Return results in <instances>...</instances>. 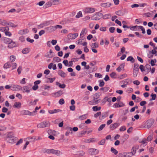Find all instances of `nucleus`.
Masks as SVG:
<instances>
[{
	"label": "nucleus",
	"mask_w": 157,
	"mask_h": 157,
	"mask_svg": "<svg viewBox=\"0 0 157 157\" xmlns=\"http://www.w3.org/2000/svg\"><path fill=\"white\" fill-rule=\"evenodd\" d=\"M6 140L9 143L13 144L15 143L16 141V138L15 137L11 135V133H10L7 135Z\"/></svg>",
	"instance_id": "nucleus-1"
},
{
	"label": "nucleus",
	"mask_w": 157,
	"mask_h": 157,
	"mask_svg": "<svg viewBox=\"0 0 157 157\" xmlns=\"http://www.w3.org/2000/svg\"><path fill=\"white\" fill-rule=\"evenodd\" d=\"M62 28V26L59 25H57L56 26H51L46 28L47 31L51 33L55 31L57 29H61Z\"/></svg>",
	"instance_id": "nucleus-2"
},
{
	"label": "nucleus",
	"mask_w": 157,
	"mask_h": 157,
	"mask_svg": "<svg viewBox=\"0 0 157 157\" xmlns=\"http://www.w3.org/2000/svg\"><path fill=\"white\" fill-rule=\"evenodd\" d=\"M49 123L48 121H44L38 124L37 127L39 128H44L48 127L49 126Z\"/></svg>",
	"instance_id": "nucleus-3"
},
{
	"label": "nucleus",
	"mask_w": 157,
	"mask_h": 157,
	"mask_svg": "<svg viewBox=\"0 0 157 157\" xmlns=\"http://www.w3.org/2000/svg\"><path fill=\"white\" fill-rule=\"evenodd\" d=\"M154 122V121L153 119H151L147 120L145 123L146 127L148 129L150 128L153 124Z\"/></svg>",
	"instance_id": "nucleus-4"
},
{
	"label": "nucleus",
	"mask_w": 157,
	"mask_h": 157,
	"mask_svg": "<svg viewBox=\"0 0 157 157\" xmlns=\"http://www.w3.org/2000/svg\"><path fill=\"white\" fill-rule=\"evenodd\" d=\"M95 11L94 8L92 7H87L84 10V12L86 13H94Z\"/></svg>",
	"instance_id": "nucleus-5"
},
{
	"label": "nucleus",
	"mask_w": 157,
	"mask_h": 157,
	"mask_svg": "<svg viewBox=\"0 0 157 157\" xmlns=\"http://www.w3.org/2000/svg\"><path fill=\"white\" fill-rule=\"evenodd\" d=\"M102 16L103 15L101 13H98L94 16L93 18L92 19V20H98L100 19Z\"/></svg>",
	"instance_id": "nucleus-6"
},
{
	"label": "nucleus",
	"mask_w": 157,
	"mask_h": 157,
	"mask_svg": "<svg viewBox=\"0 0 157 157\" xmlns=\"http://www.w3.org/2000/svg\"><path fill=\"white\" fill-rule=\"evenodd\" d=\"M51 153L57 156H59L61 153V151L57 150L51 149Z\"/></svg>",
	"instance_id": "nucleus-7"
},
{
	"label": "nucleus",
	"mask_w": 157,
	"mask_h": 157,
	"mask_svg": "<svg viewBox=\"0 0 157 157\" xmlns=\"http://www.w3.org/2000/svg\"><path fill=\"white\" fill-rule=\"evenodd\" d=\"M121 157H130L132 156V154L130 152L122 153L120 154Z\"/></svg>",
	"instance_id": "nucleus-8"
},
{
	"label": "nucleus",
	"mask_w": 157,
	"mask_h": 157,
	"mask_svg": "<svg viewBox=\"0 0 157 157\" xmlns=\"http://www.w3.org/2000/svg\"><path fill=\"white\" fill-rule=\"evenodd\" d=\"M21 87L20 86L17 85H13L11 88V90L14 91H18L21 90Z\"/></svg>",
	"instance_id": "nucleus-9"
},
{
	"label": "nucleus",
	"mask_w": 157,
	"mask_h": 157,
	"mask_svg": "<svg viewBox=\"0 0 157 157\" xmlns=\"http://www.w3.org/2000/svg\"><path fill=\"white\" fill-rule=\"evenodd\" d=\"M21 90L23 93L26 92L29 93L30 92V89L27 86H24L23 87H21Z\"/></svg>",
	"instance_id": "nucleus-10"
},
{
	"label": "nucleus",
	"mask_w": 157,
	"mask_h": 157,
	"mask_svg": "<svg viewBox=\"0 0 157 157\" xmlns=\"http://www.w3.org/2000/svg\"><path fill=\"white\" fill-rule=\"evenodd\" d=\"M120 124L119 123H115L112 124L110 126V128L112 130L115 129L119 126Z\"/></svg>",
	"instance_id": "nucleus-11"
},
{
	"label": "nucleus",
	"mask_w": 157,
	"mask_h": 157,
	"mask_svg": "<svg viewBox=\"0 0 157 157\" xmlns=\"http://www.w3.org/2000/svg\"><path fill=\"white\" fill-rule=\"evenodd\" d=\"M100 5L101 7L104 8H109L111 6V4L109 2L102 3Z\"/></svg>",
	"instance_id": "nucleus-12"
},
{
	"label": "nucleus",
	"mask_w": 157,
	"mask_h": 157,
	"mask_svg": "<svg viewBox=\"0 0 157 157\" xmlns=\"http://www.w3.org/2000/svg\"><path fill=\"white\" fill-rule=\"evenodd\" d=\"M99 97V95L97 94H96L94 95V102L95 104H97L98 103L100 99H98L97 98Z\"/></svg>",
	"instance_id": "nucleus-13"
},
{
	"label": "nucleus",
	"mask_w": 157,
	"mask_h": 157,
	"mask_svg": "<svg viewBox=\"0 0 157 157\" xmlns=\"http://www.w3.org/2000/svg\"><path fill=\"white\" fill-rule=\"evenodd\" d=\"M96 151L97 150L95 149L90 148L89 149V153L91 155H95L97 153Z\"/></svg>",
	"instance_id": "nucleus-14"
},
{
	"label": "nucleus",
	"mask_w": 157,
	"mask_h": 157,
	"mask_svg": "<svg viewBox=\"0 0 157 157\" xmlns=\"http://www.w3.org/2000/svg\"><path fill=\"white\" fill-rule=\"evenodd\" d=\"M29 32V30L27 29H25L23 30H21L19 31L18 34L23 35Z\"/></svg>",
	"instance_id": "nucleus-15"
},
{
	"label": "nucleus",
	"mask_w": 157,
	"mask_h": 157,
	"mask_svg": "<svg viewBox=\"0 0 157 157\" xmlns=\"http://www.w3.org/2000/svg\"><path fill=\"white\" fill-rule=\"evenodd\" d=\"M85 152L83 151H77L75 154L78 156H82L84 155Z\"/></svg>",
	"instance_id": "nucleus-16"
},
{
	"label": "nucleus",
	"mask_w": 157,
	"mask_h": 157,
	"mask_svg": "<svg viewBox=\"0 0 157 157\" xmlns=\"http://www.w3.org/2000/svg\"><path fill=\"white\" fill-rule=\"evenodd\" d=\"M8 47L10 48H12L16 46V44L15 42L12 41L11 42L9 43L8 44Z\"/></svg>",
	"instance_id": "nucleus-17"
},
{
	"label": "nucleus",
	"mask_w": 157,
	"mask_h": 157,
	"mask_svg": "<svg viewBox=\"0 0 157 157\" xmlns=\"http://www.w3.org/2000/svg\"><path fill=\"white\" fill-rule=\"evenodd\" d=\"M124 65L125 64L124 63L121 64L120 66L117 69V70L118 72H120L121 70H124Z\"/></svg>",
	"instance_id": "nucleus-18"
},
{
	"label": "nucleus",
	"mask_w": 157,
	"mask_h": 157,
	"mask_svg": "<svg viewBox=\"0 0 157 157\" xmlns=\"http://www.w3.org/2000/svg\"><path fill=\"white\" fill-rule=\"evenodd\" d=\"M124 105L121 102H120L119 103H116L114 104L113 106L115 108H117L118 107H120L123 106Z\"/></svg>",
	"instance_id": "nucleus-19"
},
{
	"label": "nucleus",
	"mask_w": 157,
	"mask_h": 157,
	"mask_svg": "<svg viewBox=\"0 0 157 157\" xmlns=\"http://www.w3.org/2000/svg\"><path fill=\"white\" fill-rule=\"evenodd\" d=\"M23 114L27 115H33V113L31 112L28 110H25L22 111Z\"/></svg>",
	"instance_id": "nucleus-20"
},
{
	"label": "nucleus",
	"mask_w": 157,
	"mask_h": 157,
	"mask_svg": "<svg viewBox=\"0 0 157 157\" xmlns=\"http://www.w3.org/2000/svg\"><path fill=\"white\" fill-rule=\"evenodd\" d=\"M61 111V110L59 109H54L53 110H49L48 111L49 113L50 114L56 113Z\"/></svg>",
	"instance_id": "nucleus-21"
},
{
	"label": "nucleus",
	"mask_w": 157,
	"mask_h": 157,
	"mask_svg": "<svg viewBox=\"0 0 157 157\" xmlns=\"http://www.w3.org/2000/svg\"><path fill=\"white\" fill-rule=\"evenodd\" d=\"M78 36L77 33L70 34H69L70 38L71 39H74L76 38Z\"/></svg>",
	"instance_id": "nucleus-22"
},
{
	"label": "nucleus",
	"mask_w": 157,
	"mask_h": 157,
	"mask_svg": "<svg viewBox=\"0 0 157 157\" xmlns=\"http://www.w3.org/2000/svg\"><path fill=\"white\" fill-rule=\"evenodd\" d=\"M21 103L20 102H15L14 105H13V107L14 108H21Z\"/></svg>",
	"instance_id": "nucleus-23"
},
{
	"label": "nucleus",
	"mask_w": 157,
	"mask_h": 157,
	"mask_svg": "<svg viewBox=\"0 0 157 157\" xmlns=\"http://www.w3.org/2000/svg\"><path fill=\"white\" fill-rule=\"evenodd\" d=\"M58 73L59 75L62 77L64 78L66 76V74L62 71H59Z\"/></svg>",
	"instance_id": "nucleus-24"
},
{
	"label": "nucleus",
	"mask_w": 157,
	"mask_h": 157,
	"mask_svg": "<svg viewBox=\"0 0 157 157\" xmlns=\"http://www.w3.org/2000/svg\"><path fill=\"white\" fill-rule=\"evenodd\" d=\"M86 32L87 29L86 28L83 29L80 33V36L82 37H83L86 34Z\"/></svg>",
	"instance_id": "nucleus-25"
},
{
	"label": "nucleus",
	"mask_w": 157,
	"mask_h": 157,
	"mask_svg": "<svg viewBox=\"0 0 157 157\" xmlns=\"http://www.w3.org/2000/svg\"><path fill=\"white\" fill-rule=\"evenodd\" d=\"M61 61V59L58 57H55L53 58L52 62L54 63H58Z\"/></svg>",
	"instance_id": "nucleus-26"
},
{
	"label": "nucleus",
	"mask_w": 157,
	"mask_h": 157,
	"mask_svg": "<svg viewBox=\"0 0 157 157\" xmlns=\"http://www.w3.org/2000/svg\"><path fill=\"white\" fill-rule=\"evenodd\" d=\"M9 30V28L8 26H6L5 27H0V31L4 32H5Z\"/></svg>",
	"instance_id": "nucleus-27"
},
{
	"label": "nucleus",
	"mask_w": 157,
	"mask_h": 157,
	"mask_svg": "<svg viewBox=\"0 0 157 157\" xmlns=\"http://www.w3.org/2000/svg\"><path fill=\"white\" fill-rule=\"evenodd\" d=\"M53 5H57L61 3V2L59 0H52Z\"/></svg>",
	"instance_id": "nucleus-28"
},
{
	"label": "nucleus",
	"mask_w": 157,
	"mask_h": 157,
	"mask_svg": "<svg viewBox=\"0 0 157 157\" xmlns=\"http://www.w3.org/2000/svg\"><path fill=\"white\" fill-rule=\"evenodd\" d=\"M139 65L138 64L136 63H135L134 65L133 71H138L139 70Z\"/></svg>",
	"instance_id": "nucleus-29"
},
{
	"label": "nucleus",
	"mask_w": 157,
	"mask_h": 157,
	"mask_svg": "<svg viewBox=\"0 0 157 157\" xmlns=\"http://www.w3.org/2000/svg\"><path fill=\"white\" fill-rule=\"evenodd\" d=\"M63 94V91L60 90L56 93H54V94L56 95V97H58L61 95Z\"/></svg>",
	"instance_id": "nucleus-30"
},
{
	"label": "nucleus",
	"mask_w": 157,
	"mask_h": 157,
	"mask_svg": "<svg viewBox=\"0 0 157 157\" xmlns=\"http://www.w3.org/2000/svg\"><path fill=\"white\" fill-rule=\"evenodd\" d=\"M83 142L85 143H90L93 142H94V138H90L88 139H85L83 140Z\"/></svg>",
	"instance_id": "nucleus-31"
},
{
	"label": "nucleus",
	"mask_w": 157,
	"mask_h": 157,
	"mask_svg": "<svg viewBox=\"0 0 157 157\" xmlns=\"http://www.w3.org/2000/svg\"><path fill=\"white\" fill-rule=\"evenodd\" d=\"M56 85H58L60 88L62 89L66 87V85L65 84H61L60 83L58 82H56Z\"/></svg>",
	"instance_id": "nucleus-32"
},
{
	"label": "nucleus",
	"mask_w": 157,
	"mask_h": 157,
	"mask_svg": "<svg viewBox=\"0 0 157 157\" xmlns=\"http://www.w3.org/2000/svg\"><path fill=\"white\" fill-rule=\"evenodd\" d=\"M29 52V49L28 48H25L23 49L22 51V52L23 54H26L28 53Z\"/></svg>",
	"instance_id": "nucleus-33"
},
{
	"label": "nucleus",
	"mask_w": 157,
	"mask_h": 157,
	"mask_svg": "<svg viewBox=\"0 0 157 157\" xmlns=\"http://www.w3.org/2000/svg\"><path fill=\"white\" fill-rule=\"evenodd\" d=\"M52 5H53L52 3V0H51L46 3L45 5L44 6H45V8H46L51 6Z\"/></svg>",
	"instance_id": "nucleus-34"
},
{
	"label": "nucleus",
	"mask_w": 157,
	"mask_h": 157,
	"mask_svg": "<svg viewBox=\"0 0 157 157\" xmlns=\"http://www.w3.org/2000/svg\"><path fill=\"white\" fill-rule=\"evenodd\" d=\"M92 48H97L98 47V45L96 43H92L90 45Z\"/></svg>",
	"instance_id": "nucleus-35"
},
{
	"label": "nucleus",
	"mask_w": 157,
	"mask_h": 157,
	"mask_svg": "<svg viewBox=\"0 0 157 157\" xmlns=\"http://www.w3.org/2000/svg\"><path fill=\"white\" fill-rule=\"evenodd\" d=\"M10 67L11 64H10V63L9 62H7V63H6L4 66V68L6 69L9 68Z\"/></svg>",
	"instance_id": "nucleus-36"
},
{
	"label": "nucleus",
	"mask_w": 157,
	"mask_h": 157,
	"mask_svg": "<svg viewBox=\"0 0 157 157\" xmlns=\"http://www.w3.org/2000/svg\"><path fill=\"white\" fill-rule=\"evenodd\" d=\"M38 101V99H36L33 101H32L30 102V104L31 105H35Z\"/></svg>",
	"instance_id": "nucleus-37"
},
{
	"label": "nucleus",
	"mask_w": 157,
	"mask_h": 157,
	"mask_svg": "<svg viewBox=\"0 0 157 157\" xmlns=\"http://www.w3.org/2000/svg\"><path fill=\"white\" fill-rule=\"evenodd\" d=\"M136 148L134 147H132V151L130 152L132 154V156L134 155L136 152Z\"/></svg>",
	"instance_id": "nucleus-38"
},
{
	"label": "nucleus",
	"mask_w": 157,
	"mask_h": 157,
	"mask_svg": "<svg viewBox=\"0 0 157 157\" xmlns=\"http://www.w3.org/2000/svg\"><path fill=\"white\" fill-rule=\"evenodd\" d=\"M111 151L115 155H117L118 153V151L116 150L113 147H111Z\"/></svg>",
	"instance_id": "nucleus-39"
},
{
	"label": "nucleus",
	"mask_w": 157,
	"mask_h": 157,
	"mask_svg": "<svg viewBox=\"0 0 157 157\" xmlns=\"http://www.w3.org/2000/svg\"><path fill=\"white\" fill-rule=\"evenodd\" d=\"M110 76L112 78H116L117 77V75L114 72H113L110 74Z\"/></svg>",
	"instance_id": "nucleus-40"
},
{
	"label": "nucleus",
	"mask_w": 157,
	"mask_h": 157,
	"mask_svg": "<svg viewBox=\"0 0 157 157\" xmlns=\"http://www.w3.org/2000/svg\"><path fill=\"white\" fill-rule=\"evenodd\" d=\"M43 151L44 153L50 154V153H51V149H45L43 150Z\"/></svg>",
	"instance_id": "nucleus-41"
},
{
	"label": "nucleus",
	"mask_w": 157,
	"mask_h": 157,
	"mask_svg": "<svg viewBox=\"0 0 157 157\" xmlns=\"http://www.w3.org/2000/svg\"><path fill=\"white\" fill-rule=\"evenodd\" d=\"M103 18L104 19H107L111 17V15L109 14H105L102 16Z\"/></svg>",
	"instance_id": "nucleus-42"
},
{
	"label": "nucleus",
	"mask_w": 157,
	"mask_h": 157,
	"mask_svg": "<svg viewBox=\"0 0 157 157\" xmlns=\"http://www.w3.org/2000/svg\"><path fill=\"white\" fill-rule=\"evenodd\" d=\"M127 61H131L132 63H133L134 62V59H133V58L131 56H130L129 57H128L127 59Z\"/></svg>",
	"instance_id": "nucleus-43"
},
{
	"label": "nucleus",
	"mask_w": 157,
	"mask_h": 157,
	"mask_svg": "<svg viewBox=\"0 0 157 157\" xmlns=\"http://www.w3.org/2000/svg\"><path fill=\"white\" fill-rule=\"evenodd\" d=\"M105 140V139L102 140L98 142V144L100 145H103L104 144Z\"/></svg>",
	"instance_id": "nucleus-44"
},
{
	"label": "nucleus",
	"mask_w": 157,
	"mask_h": 157,
	"mask_svg": "<svg viewBox=\"0 0 157 157\" xmlns=\"http://www.w3.org/2000/svg\"><path fill=\"white\" fill-rule=\"evenodd\" d=\"M86 115L85 114L79 117V119L81 120H84L86 119Z\"/></svg>",
	"instance_id": "nucleus-45"
},
{
	"label": "nucleus",
	"mask_w": 157,
	"mask_h": 157,
	"mask_svg": "<svg viewBox=\"0 0 157 157\" xmlns=\"http://www.w3.org/2000/svg\"><path fill=\"white\" fill-rule=\"evenodd\" d=\"M115 28L114 27H112L109 28V32L111 33H113L115 30Z\"/></svg>",
	"instance_id": "nucleus-46"
},
{
	"label": "nucleus",
	"mask_w": 157,
	"mask_h": 157,
	"mask_svg": "<svg viewBox=\"0 0 157 157\" xmlns=\"http://www.w3.org/2000/svg\"><path fill=\"white\" fill-rule=\"evenodd\" d=\"M105 124H102L99 127V128H98V130L99 131L101 130L103 128H104L105 127Z\"/></svg>",
	"instance_id": "nucleus-47"
},
{
	"label": "nucleus",
	"mask_w": 157,
	"mask_h": 157,
	"mask_svg": "<svg viewBox=\"0 0 157 157\" xmlns=\"http://www.w3.org/2000/svg\"><path fill=\"white\" fill-rule=\"evenodd\" d=\"M101 114V112H98L96 113L94 115V116L95 118H97Z\"/></svg>",
	"instance_id": "nucleus-48"
},
{
	"label": "nucleus",
	"mask_w": 157,
	"mask_h": 157,
	"mask_svg": "<svg viewBox=\"0 0 157 157\" xmlns=\"http://www.w3.org/2000/svg\"><path fill=\"white\" fill-rule=\"evenodd\" d=\"M116 14L118 16H121L123 15V13L122 11L121 10L117 11L116 12Z\"/></svg>",
	"instance_id": "nucleus-49"
},
{
	"label": "nucleus",
	"mask_w": 157,
	"mask_h": 157,
	"mask_svg": "<svg viewBox=\"0 0 157 157\" xmlns=\"http://www.w3.org/2000/svg\"><path fill=\"white\" fill-rule=\"evenodd\" d=\"M19 40L21 41L22 42L25 41V38L23 36H21L19 37Z\"/></svg>",
	"instance_id": "nucleus-50"
},
{
	"label": "nucleus",
	"mask_w": 157,
	"mask_h": 157,
	"mask_svg": "<svg viewBox=\"0 0 157 157\" xmlns=\"http://www.w3.org/2000/svg\"><path fill=\"white\" fill-rule=\"evenodd\" d=\"M99 82H100V83L99 85V86L102 87L104 86L105 82L103 80H100Z\"/></svg>",
	"instance_id": "nucleus-51"
},
{
	"label": "nucleus",
	"mask_w": 157,
	"mask_h": 157,
	"mask_svg": "<svg viewBox=\"0 0 157 157\" xmlns=\"http://www.w3.org/2000/svg\"><path fill=\"white\" fill-rule=\"evenodd\" d=\"M156 59L154 60L151 59V64L152 66H154L155 65V62H156Z\"/></svg>",
	"instance_id": "nucleus-52"
},
{
	"label": "nucleus",
	"mask_w": 157,
	"mask_h": 157,
	"mask_svg": "<svg viewBox=\"0 0 157 157\" xmlns=\"http://www.w3.org/2000/svg\"><path fill=\"white\" fill-rule=\"evenodd\" d=\"M15 57L14 56H11L10 57V59L11 62H14L15 60Z\"/></svg>",
	"instance_id": "nucleus-53"
},
{
	"label": "nucleus",
	"mask_w": 157,
	"mask_h": 157,
	"mask_svg": "<svg viewBox=\"0 0 157 157\" xmlns=\"http://www.w3.org/2000/svg\"><path fill=\"white\" fill-rule=\"evenodd\" d=\"M100 30L101 31L105 32L106 30V27H101L100 28Z\"/></svg>",
	"instance_id": "nucleus-54"
},
{
	"label": "nucleus",
	"mask_w": 157,
	"mask_h": 157,
	"mask_svg": "<svg viewBox=\"0 0 157 157\" xmlns=\"http://www.w3.org/2000/svg\"><path fill=\"white\" fill-rule=\"evenodd\" d=\"M151 96L152 97L151 99H150V101H151L152 100H154L156 98V95L155 94H151Z\"/></svg>",
	"instance_id": "nucleus-55"
},
{
	"label": "nucleus",
	"mask_w": 157,
	"mask_h": 157,
	"mask_svg": "<svg viewBox=\"0 0 157 157\" xmlns=\"http://www.w3.org/2000/svg\"><path fill=\"white\" fill-rule=\"evenodd\" d=\"M82 17V14L81 12H79L78 13L76 16V17L79 18L80 17Z\"/></svg>",
	"instance_id": "nucleus-56"
},
{
	"label": "nucleus",
	"mask_w": 157,
	"mask_h": 157,
	"mask_svg": "<svg viewBox=\"0 0 157 157\" xmlns=\"http://www.w3.org/2000/svg\"><path fill=\"white\" fill-rule=\"evenodd\" d=\"M59 103L60 105H63L64 103V101L63 98H61L59 101Z\"/></svg>",
	"instance_id": "nucleus-57"
},
{
	"label": "nucleus",
	"mask_w": 157,
	"mask_h": 157,
	"mask_svg": "<svg viewBox=\"0 0 157 157\" xmlns=\"http://www.w3.org/2000/svg\"><path fill=\"white\" fill-rule=\"evenodd\" d=\"M0 23L3 25H5L7 24L9 25V24H7L5 21H1L0 22Z\"/></svg>",
	"instance_id": "nucleus-58"
},
{
	"label": "nucleus",
	"mask_w": 157,
	"mask_h": 157,
	"mask_svg": "<svg viewBox=\"0 0 157 157\" xmlns=\"http://www.w3.org/2000/svg\"><path fill=\"white\" fill-rule=\"evenodd\" d=\"M5 34L6 36H10L12 35L11 33L10 32L8 31H6L5 32Z\"/></svg>",
	"instance_id": "nucleus-59"
},
{
	"label": "nucleus",
	"mask_w": 157,
	"mask_h": 157,
	"mask_svg": "<svg viewBox=\"0 0 157 157\" xmlns=\"http://www.w3.org/2000/svg\"><path fill=\"white\" fill-rule=\"evenodd\" d=\"M126 128L125 126L121 127L120 128V130L121 131H124L126 130Z\"/></svg>",
	"instance_id": "nucleus-60"
},
{
	"label": "nucleus",
	"mask_w": 157,
	"mask_h": 157,
	"mask_svg": "<svg viewBox=\"0 0 157 157\" xmlns=\"http://www.w3.org/2000/svg\"><path fill=\"white\" fill-rule=\"evenodd\" d=\"M16 97H17L20 99H21L22 98V95L19 93H17V94Z\"/></svg>",
	"instance_id": "nucleus-61"
},
{
	"label": "nucleus",
	"mask_w": 157,
	"mask_h": 157,
	"mask_svg": "<svg viewBox=\"0 0 157 157\" xmlns=\"http://www.w3.org/2000/svg\"><path fill=\"white\" fill-rule=\"evenodd\" d=\"M95 77L99 78H101L102 77V75L101 74L99 73H96L95 74Z\"/></svg>",
	"instance_id": "nucleus-62"
},
{
	"label": "nucleus",
	"mask_w": 157,
	"mask_h": 157,
	"mask_svg": "<svg viewBox=\"0 0 157 157\" xmlns=\"http://www.w3.org/2000/svg\"><path fill=\"white\" fill-rule=\"evenodd\" d=\"M57 43V41L56 40H52L51 43L53 45H55Z\"/></svg>",
	"instance_id": "nucleus-63"
},
{
	"label": "nucleus",
	"mask_w": 157,
	"mask_h": 157,
	"mask_svg": "<svg viewBox=\"0 0 157 157\" xmlns=\"http://www.w3.org/2000/svg\"><path fill=\"white\" fill-rule=\"evenodd\" d=\"M38 86L36 85H35L33 86L32 89L33 90H36L37 89H38Z\"/></svg>",
	"instance_id": "nucleus-64"
}]
</instances>
